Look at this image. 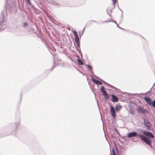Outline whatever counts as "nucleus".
Segmentation results:
<instances>
[{
    "label": "nucleus",
    "mask_w": 155,
    "mask_h": 155,
    "mask_svg": "<svg viewBox=\"0 0 155 155\" xmlns=\"http://www.w3.org/2000/svg\"><path fill=\"white\" fill-rule=\"evenodd\" d=\"M139 137L141 140H143L147 144L151 145V142L149 138L141 135H139Z\"/></svg>",
    "instance_id": "1"
},
{
    "label": "nucleus",
    "mask_w": 155,
    "mask_h": 155,
    "mask_svg": "<svg viewBox=\"0 0 155 155\" xmlns=\"http://www.w3.org/2000/svg\"><path fill=\"white\" fill-rule=\"evenodd\" d=\"M100 90L103 95L104 97L106 99H108L109 98V97L106 91L105 90L103 86H102L101 87Z\"/></svg>",
    "instance_id": "2"
},
{
    "label": "nucleus",
    "mask_w": 155,
    "mask_h": 155,
    "mask_svg": "<svg viewBox=\"0 0 155 155\" xmlns=\"http://www.w3.org/2000/svg\"><path fill=\"white\" fill-rule=\"evenodd\" d=\"M110 111L112 116L115 118L116 117V114L115 109L112 106H110Z\"/></svg>",
    "instance_id": "3"
},
{
    "label": "nucleus",
    "mask_w": 155,
    "mask_h": 155,
    "mask_svg": "<svg viewBox=\"0 0 155 155\" xmlns=\"http://www.w3.org/2000/svg\"><path fill=\"white\" fill-rule=\"evenodd\" d=\"M143 134L144 135L150 138H153L154 137V136L150 132L144 131L143 132Z\"/></svg>",
    "instance_id": "4"
},
{
    "label": "nucleus",
    "mask_w": 155,
    "mask_h": 155,
    "mask_svg": "<svg viewBox=\"0 0 155 155\" xmlns=\"http://www.w3.org/2000/svg\"><path fill=\"white\" fill-rule=\"evenodd\" d=\"M137 135V133L136 132H132L129 133L127 134V137H135Z\"/></svg>",
    "instance_id": "5"
},
{
    "label": "nucleus",
    "mask_w": 155,
    "mask_h": 155,
    "mask_svg": "<svg viewBox=\"0 0 155 155\" xmlns=\"http://www.w3.org/2000/svg\"><path fill=\"white\" fill-rule=\"evenodd\" d=\"M111 96L112 98L111 100L113 102H117L118 101V98L116 96L113 94H111Z\"/></svg>",
    "instance_id": "6"
},
{
    "label": "nucleus",
    "mask_w": 155,
    "mask_h": 155,
    "mask_svg": "<svg viewBox=\"0 0 155 155\" xmlns=\"http://www.w3.org/2000/svg\"><path fill=\"white\" fill-rule=\"evenodd\" d=\"M137 111L140 113L144 114L146 113V110L142 107H139L137 109Z\"/></svg>",
    "instance_id": "7"
},
{
    "label": "nucleus",
    "mask_w": 155,
    "mask_h": 155,
    "mask_svg": "<svg viewBox=\"0 0 155 155\" xmlns=\"http://www.w3.org/2000/svg\"><path fill=\"white\" fill-rule=\"evenodd\" d=\"M144 99L149 105H151V104L152 102L151 100L149 97H145Z\"/></svg>",
    "instance_id": "8"
},
{
    "label": "nucleus",
    "mask_w": 155,
    "mask_h": 155,
    "mask_svg": "<svg viewBox=\"0 0 155 155\" xmlns=\"http://www.w3.org/2000/svg\"><path fill=\"white\" fill-rule=\"evenodd\" d=\"M122 108V106L120 104H117L116 106L115 109L117 111L119 110Z\"/></svg>",
    "instance_id": "9"
},
{
    "label": "nucleus",
    "mask_w": 155,
    "mask_h": 155,
    "mask_svg": "<svg viewBox=\"0 0 155 155\" xmlns=\"http://www.w3.org/2000/svg\"><path fill=\"white\" fill-rule=\"evenodd\" d=\"M94 83L97 84L101 85L102 84V83L101 81L98 80L94 79Z\"/></svg>",
    "instance_id": "10"
},
{
    "label": "nucleus",
    "mask_w": 155,
    "mask_h": 155,
    "mask_svg": "<svg viewBox=\"0 0 155 155\" xmlns=\"http://www.w3.org/2000/svg\"><path fill=\"white\" fill-rule=\"evenodd\" d=\"M78 64L80 65H84V63L80 59H78Z\"/></svg>",
    "instance_id": "11"
},
{
    "label": "nucleus",
    "mask_w": 155,
    "mask_h": 155,
    "mask_svg": "<svg viewBox=\"0 0 155 155\" xmlns=\"http://www.w3.org/2000/svg\"><path fill=\"white\" fill-rule=\"evenodd\" d=\"M75 41L78 45H79V39L78 36L75 37Z\"/></svg>",
    "instance_id": "12"
},
{
    "label": "nucleus",
    "mask_w": 155,
    "mask_h": 155,
    "mask_svg": "<svg viewBox=\"0 0 155 155\" xmlns=\"http://www.w3.org/2000/svg\"><path fill=\"white\" fill-rule=\"evenodd\" d=\"M73 34L74 35L75 37L78 36V33L76 30H74L73 31Z\"/></svg>",
    "instance_id": "13"
},
{
    "label": "nucleus",
    "mask_w": 155,
    "mask_h": 155,
    "mask_svg": "<svg viewBox=\"0 0 155 155\" xmlns=\"http://www.w3.org/2000/svg\"><path fill=\"white\" fill-rule=\"evenodd\" d=\"M87 68L89 70H91L92 69V67H91L90 65H87Z\"/></svg>",
    "instance_id": "14"
},
{
    "label": "nucleus",
    "mask_w": 155,
    "mask_h": 155,
    "mask_svg": "<svg viewBox=\"0 0 155 155\" xmlns=\"http://www.w3.org/2000/svg\"><path fill=\"white\" fill-rule=\"evenodd\" d=\"M152 105L153 107L155 108V101H153L152 103Z\"/></svg>",
    "instance_id": "15"
},
{
    "label": "nucleus",
    "mask_w": 155,
    "mask_h": 155,
    "mask_svg": "<svg viewBox=\"0 0 155 155\" xmlns=\"http://www.w3.org/2000/svg\"><path fill=\"white\" fill-rule=\"evenodd\" d=\"M112 1L113 4H115L116 2V0H112Z\"/></svg>",
    "instance_id": "16"
},
{
    "label": "nucleus",
    "mask_w": 155,
    "mask_h": 155,
    "mask_svg": "<svg viewBox=\"0 0 155 155\" xmlns=\"http://www.w3.org/2000/svg\"><path fill=\"white\" fill-rule=\"evenodd\" d=\"M23 25H24V26H26V25H27V24H26V23H23Z\"/></svg>",
    "instance_id": "17"
},
{
    "label": "nucleus",
    "mask_w": 155,
    "mask_h": 155,
    "mask_svg": "<svg viewBox=\"0 0 155 155\" xmlns=\"http://www.w3.org/2000/svg\"><path fill=\"white\" fill-rule=\"evenodd\" d=\"M113 155H116L115 153L113 152Z\"/></svg>",
    "instance_id": "18"
}]
</instances>
